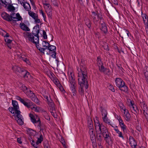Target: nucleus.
<instances>
[{"label":"nucleus","instance_id":"f257e3e1","mask_svg":"<svg viewBox=\"0 0 148 148\" xmlns=\"http://www.w3.org/2000/svg\"><path fill=\"white\" fill-rule=\"evenodd\" d=\"M78 84L80 85L79 87V92L81 96L84 95V87L86 89H87L89 85L88 83V77H78Z\"/></svg>","mask_w":148,"mask_h":148},{"label":"nucleus","instance_id":"f03ea898","mask_svg":"<svg viewBox=\"0 0 148 148\" xmlns=\"http://www.w3.org/2000/svg\"><path fill=\"white\" fill-rule=\"evenodd\" d=\"M80 71H79V68L77 67V70L78 71V77H88V72L85 61L83 59L81 60L79 64Z\"/></svg>","mask_w":148,"mask_h":148},{"label":"nucleus","instance_id":"7ed1b4c3","mask_svg":"<svg viewBox=\"0 0 148 148\" xmlns=\"http://www.w3.org/2000/svg\"><path fill=\"white\" fill-rule=\"evenodd\" d=\"M116 86L121 91L127 94L129 93V88L125 82L121 78H116L115 80Z\"/></svg>","mask_w":148,"mask_h":148},{"label":"nucleus","instance_id":"20e7f679","mask_svg":"<svg viewBox=\"0 0 148 148\" xmlns=\"http://www.w3.org/2000/svg\"><path fill=\"white\" fill-rule=\"evenodd\" d=\"M24 36L27 37V38H28L29 40L32 42L33 43L35 44L36 45V46L37 49L38 50L40 47L38 45H37V44L39 43V42L38 43H37L36 42H37V40H34V36H33L32 34L30 32H25L24 33Z\"/></svg>","mask_w":148,"mask_h":148},{"label":"nucleus","instance_id":"39448f33","mask_svg":"<svg viewBox=\"0 0 148 148\" xmlns=\"http://www.w3.org/2000/svg\"><path fill=\"white\" fill-rule=\"evenodd\" d=\"M25 94L28 97L31 98V99L37 104H39V101L38 99L36 97L35 94L30 89L26 92Z\"/></svg>","mask_w":148,"mask_h":148},{"label":"nucleus","instance_id":"423d86ee","mask_svg":"<svg viewBox=\"0 0 148 148\" xmlns=\"http://www.w3.org/2000/svg\"><path fill=\"white\" fill-rule=\"evenodd\" d=\"M33 29L35 30H33L32 33H31L33 36L36 37V38H35V40H37V43L39 42V34L40 33V28L38 24H36V25L34 27Z\"/></svg>","mask_w":148,"mask_h":148},{"label":"nucleus","instance_id":"0eeeda50","mask_svg":"<svg viewBox=\"0 0 148 148\" xmlns=\"http://www.w3.org/2000/svg\"><path fill=\"white\" fill-rule=\"evenodd\" d=\"M99 23L100 29L103 32L104 34H107L108 32L107 27L103 21H100Z\"/></svg>","mask_w":148,"mask_h":148},{"label":"nucleus","instance_id":"6e6552de","mask_svg":"<svg viewBox=\"0 0 148 148\" xmlns=\"http://www.w3.org/2000/svg\"><path fill=\"white\" fill-rule=\"evenodd\" d=\"M102 134L98 132L97 131H96V138L98 144L101 145L103 140V137L102 136Z\"/></svg>","mask_w":148,"mask_h":148},{"label":"nucleus","instance_id":"1a4fd4ad","mask_svg":"<svg viewBox=\"0 0 148 148\" xmlns=\"http://www.w3.org/2000/svg\"><path fill=\"white\" fill-rule=\"evenodd\" d=\"M1 16L2 18L4 20L9 22L12 21L11 17L10 15L5 12L2 13Z\"/></svg>","mask_w":148,"mask_h":148},{"label":"nucleus","instance_id":"9d476101","mask_svg":"<svg viewBox=\"0 0 148 148\" xmlns=\"http://www.w3.org/2000/svg\"><path fill=\"white\" fill-rule=\"evenodd\" d=\"M37 123H38L37 127L40 130V131L43 132V130L45 128V126L44 123H41L40 120H37Z\"/></svg>","mask_w":148,"mask_h":148},{"label":"nucleus","instance_id":"9b49d317","mask_svg":"<svg viewBox=\"0 0 148 148\" xmlns=\"http://www.w3.org/2000/svg\"><path fill=\"white\" fill-rule=\"evenodd\" d=\"M20 3L22 5L23 3V6L25 10L27 11H29L30 10L31 8L30 5L29 3L27 2H23L21 1H20Z\"/></svg>","mask_w":148,"mask_h":148},{"label":"nucleus","instance_id":"f8f14e48","mask_svg":"<svg viewBox=\"0 0 148 148\" xmlns=\"http://www.w3.org/2000/svg\"><path fill=\"white\" fill-rule=\"evenodd\" d=\"M96 121L95 120H94L95 123V129L96 130L97 128L98 127V130L100 131L99 132H102L101 125L99 122L98 118L97 117H96Z\"/></svg>","mask_w":148,"mask_h":148},{"label":"nucleus","instance_id":"ddd939ff","mask_svg":"<svg viewBox=\"0 0 148 148\" xmlns=\"http://www.w3.org/2000/svg\"><path fill=\"white\" fill-rule=\"evenodd\" d=\"M100 110L101 113L102 115L103 116L104 115V116L103 117V121H105V119H106L107 117V111L104 109L102 106H100Z\"/></svg>","mask_w":148,"mask_h":148},{"label":"nucleus","instance_id":"4468645a","mask_svg":"<svg viewBox=\"0 0 148 148\" xmlns=\"http://www.w3.org/2000/svg\"><path fill=\"white\" fill-rule=\"evenodd\" d=\"M87 120L88 126L90 130V129H94L93 121L92 119L90 116H88L87 118Z\"/></svg>","mask_w":148,"mask_h":148},{"label":"nucleus","instance_id":"2eb2a0df","mask_svg":"<svg viewBox=\"0 0 148 148\" xmlns=\"http://www.w3.org/2000/svg\"><path fill=\"white\" fill-rule=\"evenodd\" d=\"M129 141L130 146L132 147L133 146H137V142L132 136H130Z\"/></svg>","mask_w":148,"mask_h":148},{"label":"nucleus","instance_id":"dca6fc26","mask_svg":"<svg viewBox=\"0 0 148 148\" xmlns=\"http://www.w3.org/2000/svg\"><path fill=\"white\" fill-rule=\"evenodd\" d=\"M12 104L13 106V107L12 108L13 111H15L18 110V109L19 108V107L18 104V103L16 100H12Z\"/></svg>","mask_w":148,"mask_h":148},{"label":"nucleus","instance_id":"f3484780","mask_svg":"<svg viewBox=\"0 0 148 148\" xmlns=\"http://www.w3.org/2000/svg\"><path fill=\"white\" fill-rule=\"evenodd\" d=\"M85 24L87 26L89 29H90L92 24L91 21L88 18H86L84 20Z\"/></svg>","mask_w":148,"mask_h":148},{"label":"nucleus","instance_id":"a211bd4d","mask_svg":"<svg viewBox=\"0 0 148 148\" xmlns=\"http://www.w3.org/2000/svg\"><path fill=\"white\" fill-rule=\"evenodd\" d=\"M119 125H120L121 128L122 129L123 132L124 133H127V130L126 128V125L124 124L123 121L122 120L121 121H119Z\"/></svg>","mask_w":148,"mask_h":148},{"label":"nucleus","instance_id":"6ab92c4d","mask_svg":"<svg viewBox=\"0 0 148 148\" xmlns=\"http://www.w3.org/2000/svg\"><path fill=\"white\" fill-rule=\"evenodd\" d=\"M21 111L18 110L17 111H15L14 112V114L13 116H14V117L15 119H16L21 118L23 117L22 115L21 114Z\"/></svg>","mask_w":148,"mask_h":148},{"label":"nucleus","instance_id":"aec40b11","mask_svg":"<svg viewBox=\"0 0 148 148\" xmlns=\"http://www.w3.org/2000/svg\"><path fill=\"white\" fill-rule=\"evenodd\" d=\"M19 25L21 28L24 31H29L30 30L29 28L24 23H20Z\"/></svg>","mask_w":148,"mask_h":148},{"label":"nucleus","instance_id":"412c9836","mask_svg":"<svg viewBox=\"0 0 148 148\" xmlns=\"http://www.w3.org/2000/svg\"><path fill=\"white\" fill-rule=\"evenodd\" d=\"M25 100L27 101L26 102V103L27 104L28 106H26L27 108H29L31 107L32 106L34 107L35 108H36V106H37L36 104H34L32 102L29 100L27 99H25Z\"/></svg>","mask_w":148,"mask_h":148},{"label":"nucleus","instance_id":"4be33fe9","mask_svg":"<svg viewBox=\"0 0 148 148\" xmlns=\"http://www.w3.org/2000/svg\"><path fill=\"white\" fill-rule=\"evenodd\" d=\"M142 16L145 25L148 24V17L147 15L145 14H142Z\"/></svg>","mask_w":148,"mask_h":148},{"label":"nucleus","instance_id":"5701e85b","mask_svg":"<svg viewBox=\"0 0 148 148\" xmlns=\"http://www.w3.org/2000/svg\"><path fill=\"white\" fill-rule=\"evenodd\" d=\"M50 48H51L50 50L49 49V52L47 53V54L49 55H50L52 54V53H51V51H56V47L54 45H51L50 44Z\"/></svg>","mask_w":148,"mask_h":148},{"label":"nucleus","instance_id":"b1692460","mask_svg":"<svg viewBox=\"0 0 148 148\" xmlns=\"http://www.w3.org/2000/svg\"><path fill=\"white\" fill-rule=\"evenodd\" d=\"M29 117L32 122L34 124L37 123V120L35 119V116L33 114L30 113L29 114Z\"/></svg>","mask_w":148,"mask_h":148},{"label":"nucleus","instance_id":"393cba45","mask_svg":"<svg viewBox=\"0 0 148 148\" xmlns=\"http://www.w3.org/2000/svg\"><path fill=\"white\" fill-rule=\"evenodd\" d=\"M71 77L69 76V82L70 83H72V82H75V79L74 75L73 73H70Z\"/></svg>","mask_w":148,"mask_h":148},{"label":"nucleus","instance_id":"a878e982","mask_svg":"<svg viewBox=\"0 0 148 148\" xmlns=\"http://www.w3.org/2000/svg\"><path fill=\"white\" fill-rule=\"evenodd\" d=\"M21 86L20 87L21 90H22L23 91L26 93V92H27L28 90H29V89L27 88L24 85H23L22 83L21 84Z\"/></svg>","mask_w":148,"mask_h":148},{"label":"nucleus","instance_id":"bb28decb","mask_svg":"<svg viewBox=\"0 0 148 148\" xmlns=\"http://www.w3.org/2000/svg\"><path fill=\"white\" fill-rule=\"evenodd\" d=\"M13 68L15 69L16 71L19 73H22L24 69L17 66H15Z\"/></svg>","mask_w":148,"mask_h":148},{"label":"nucleus","instance_id":"cd10ccee","mask_svg":"<svg viewBox=\"0 0 148 148\" xmlns=\"http://www.w3.org/2000/svg\"><path fill=\"white\" fill-rule=\"evenodd\" d=\"M7 9L9 11L11 12H14L15 10V8L12 5V4H9L8 5Z\"/></svg>","mask_w":148,"mask_h":148},{"label":"nucleus","instance_id":"c85d7f7f","mask_svg":"<svg viewBox=\"0 0 148 148\" xmlns=\"http://www.w3.org/2000/svg\"><path fill=\"white\" fill-rule=\"evenodd\" d=\"M97 64L98 66H100V65H103L102 61L101 60V57L99 56L97 57Z\"/></svg>","mask_w":148,"mask_h":148},{"label":"nucleus","instance_id":"c756f323","mask_svg":"<svg viewBox=\"0 0 148 148\" xmlns=\"http://www.w3.org/2000/svg\"><path fill=\"white\" fill-rule=\"evenodd\" d=\"M17 99L19 100L20 101L23 103L25 106H28L25 100L22 99L20 96H17Z\"/></svg>","mask_w":148,"mask_h":148},{"label":"nucleus","instance_id":"7c9ffc66","mask_svg":"<svg viewBox=\"0 0 148 148\" xmlns=\"http://www.w3.org/2000/svg\"><path fill=\"white\" fill-rule=\"evenodd\" d=\"M40 134L41 133L40 132ZM43 140V138L42 135L41 134L40 135L39 137L38 138V139L36 142V144L37 145H38L40 143H41L42 142Z\"/></svg>","mask_w":148,"mask_h":148},{"label":"nucleus","instance_id":"2f4dec72","mask_svg":"<svg viewBox=\"0 0 148 148\" xmlns=\"http://www.w3.org/2000/svg\"><path fill=\"white\" fill-rule=\"evenodd\" d=\"M15 119L19 125H22L23 124V117L21 118L16 119Z\"/></svg>","mask_w":148,"mask_h":148},{"label":"nucleus","instance_id":"473e14b6","mask_svg":"<svg viewBox=\"0 0 148 148\" xmlns=\"http://www.w3.org/2000/svg\"><path fill=\"white\" fill-rule=\"evenodd\" d=\"M126 114H125V120L127 121H129L130 120L131 116L129 112H127Z\"/></svg>","mask_w":148,"mask_h":148},{"label":"nucleus","instance_id":"72a5a7b5","mask_svg":"<svg viewBox=\"0 0 148 148\" xmlns=\"http://www.w3.org/2000/svg\"><path fill=\"white\" fill-rule=\"evenodd\" d=\"M98 67L99 71L101 72L105 73L106 68L104 67L103 65H101V66H99Z\"/></svg>","mask_w":148,"mask_h":148},{"label":"nucleus","instance_id":"f704fd0d","mask_svg":"<svg viewBox=\"0 0 148 148\" xmlns=\"http://www.w3.org/2000/svg\"><path fill=\"white\" fill-rule=\"evenodd\" d=\"M16 17H14L13 19L16 18V21H21V20H22V18L21 17V16H20V14L18 13L16 14Z\"/></svg>","mask_w":148,"mask_h":148},{"label":"nucleus","instance_id":"c9c22d12","mask_svg":"<svg viewBox=\"0 0 148 148\" xmlns=\"http://www.w3.org/2000/svg\"><path fill=\"white\" fill-rule=\"evenodd\" d=\"M104 140L106 141V142L108 143H110L109 140H110V141L112 143L113 142V140L112 139L111 136L110 135L108 137H104Z\"/></svg>","mask_w":148,"mask_h":148},{"label":"nucleus","instance_id":"e433bc0d","mask_svg":"<svg viewBox=\"0 0 148 148\" xmlns=\"http://www.w3.org/2000/svg\"><path fill=\"white\" fill-rule=\"evenodd\" d=\"M22 73H25L24 75L23 76V77L25 78H28V75H29V73L27 71L25 70V69L23 70V71Z\"/></svg>","mask_w":148,"mask_h":148},{"label":"nucleus","instance_id":"4c0bfd02","mask_svg":"<svg viewBox=\"0 0 148 148\" xmlns=\"http://www.w3.org/2000/svg\"><path fill=\"white\" fill-rule=\"evenodd\" d=\"M70 88L71 89L72 92L73 93V96H75L77 92L76 90V87H70Z\"/></svg>","mask_w":148,"mask_h":148},{"label":"nucleus","instance_id":"58836bf2","mask_svg":"<svg viewBox=\"0 0 148 148\" xmlns=\"http://www.w3.org/2000/svg\"><path fill=\"white\" fill-rule=\"evenodd\" d=\"M121 29V28L120 27L122 34L124 37L126 36L127 30L125 29Z\"/></svg>","mask_w":148,"mask_h":148},{"label":"nucleus","instance_id":"ea45409f","mask_svg":"<svg viewBox=\"0 0 148 148\" xmlns=\"http://www.w3.org/2000/svg\"><path fill=\"white\" fill-rule=\"evenodd\" d=\"M50 112L51 113V114H52V113H53V111L55 112H56V111L54 107V104L53 105V106L50 105Z\"/></svg>","mask_w":148,"mask_h":148},{"label":"nucleus","instance_id":"a19ab883","mask_svg":"<svg viewBox=\"0 0 148 148\" xmlns=\"http://www.w3.org/2000/svg\"><path fill=\"white\" fill-rule=\"evenodd\" d=\"M97 11H96V12L92 11L91 12L92 14V17L93 20H95L96 19V16H97Z\"/></svg>","mask_w":148,"mask_h":148},{"label":"nucleus","instance_id":"79ce46f5","mask_svg":"<svg viewBox=\"0 0 148 148\" xmlns=\"http://www.w3.org/2000/svg\"><path fill=\"white\" fill-rule=\"evenodd\" d=\"M111 134L110 133L108 132V130L106 132H105L104 133H103L102 134V135L103 136V137L104 138L105 137H108Z\"/></svg>","mask_w":148,"mask_h":148},{"label":"nucleus","instance_id":"37998d69","mask_svg":"<svg viewBox=\"0 0 148 148\" xmlns=\"http://www.w3.org/2000/svg\"><path fill=\"white\" fill-rule=\"evenodd\" d=\"M28 14L33 19L35 18V15H36V14L35 13L29 11H28Z\"/></svg>","mask_w":148,"mask_h":148},{"label":"nucleus","instance_id":"c03bdc74","mask_svg":"<svg viewBox=\"0 0 148 148\" xmlns=\"http://www.w3.org/2000/svg\"><path fill=\"white\" fill-rule=\"evenodd\" d=\"M102 47L103 49L107 51H109L110 50L108 45L107 43H105L102 45Z\"/></svg>","mask_w":148,"mask_h":148},{"label":"nucleus","instance_id":"a18cd8bd","mask_svg":"<svg viewBox=\"0 0 148 148\" xmlns=\"http://www.w3.org/2000/svg\"><path fill=\"white\" fill-rule=\"evenodd\" d=\"M141 103V104L143 105V110H147V105L145 104V102L143 101L142 103Z\"/></svg>","mask_w":148,"mask_h":148},{"label":"nucleus","instance_id":"49530a36","mask_svg":"<svg viewBox=\"0 0 148 148\" xmlns=\"http://www.w3.org/2000/svg\"><path fill=\"white\" fill-rule=\"evenodd\" d=\"M15 13H12L10 15V17H11V21H12V22L13 23H14L16 21V20L13 19V18L15 17V16H14V15H15Z\"/></svg>","mask_w":148,"mask_h":148},{"label":"nucleus","instance_id":"de8ad7c7","mask_svg":"<svg viewBox=\"0 0 148 148\" xmlns=\"http://www.w3.org/2000/svg\"><path fill=\"white\" fill-rule=\"evenodd\" d=\"M97 12V16L98 17V18L99 19L100 21H103L104 19L102 17V15L99 13L98 12Z\"/></svg>","mask_w":148,"mask_h":148},{"label":"nucleus","instance_id":"09e8293b","mask_svg":"<svg viewBox=\"0 0 148 148\" xmlns=\"http://www.w3.org/2000/svg\"><path fill=\"white\" fill-rule=\"evenodd\" d=\"M47 99V101L48 102L49 104H50L51 105H53L54 104V103L53 102V100L50 97L49 99L48 98Z\"/></svg>","mask_w":148,"mask_h":148},{"label":"nucleus","instance_id":"8fccbe9b","mask_svg":"<svg viewBox=\"0 0 148 148\" xmlns=\"http://www.w3.org/2000/svg\"><path fill=\"white\" fill-rule=\"evenodd\" d=\"M1 29H2L3 31H4L5 33H6V34L4 36L3 34V33H1V35H2V36H3L4 37V38H7V37H9L10 36L8 33H6L5 31L3 30L1 28Z\"/></svg>","mask_w":148,"mask_h":148},{"label":"nucleus","instance_id":"3c124183","mask_svg":"<svg viewBox=\"0 0 148 148\" xmlns=\"http://www.w3.org/2000/svg\"><path fill=\"white\" fill-rule=\"evenodd\" d=\"M42 36L44 39H46L47 38V35L46 34V32L44 30H43L42 31Z\"/></svg>","mask_w":148,"mask_h":148},{"label":"nucleus","instance_id":"603ef678","mask_svg":"<svg viewBox=\"0 0 148 148\" xmlns=\"http://www.w3.org/2000/svg\"><path fill=\"white\" fill-rule=\"evenodd\" d=\"M4 2H3V4H1V5H2L5 7H6L7 5H8L9 4V3L8 2H6V0H4Z\"/></svg>","mask_w":148,"mask_h":148},{"label":"nucleus","instance_id":"864d4df0","mask_svg":"<svg viewBox=\"0 0 148 148\" xmlns=\"http://www.w3.org/2000/svg\"><path fill=\"white\" fill-rule=\"evenodd\" d=\"M31 3L33 7V8L34 10H36V6L33 0H30Z\"/></svg>","mask_w":148,"mask_h":148},{"label":"nucleus","instance_id":"5fc2aeb1","mask_svg":"<svg viewBox=\"0 0 148 148\" xmlns=\"http://www.w3.org/2000/svg\"><path fill=\"white\" fill-rule=\"evenodd\" d=\"M90 140L91 141L96 140V136H95V134H93V135H90Z\"/></svg>","mask_w":148,"mask_h":148},{"label":"nucleus","instance_id":"6e6d98bb","mask_svg":"<svg viewBox=\"0 0 148 148\" xmlns=\"http://www.w3.org/2000/svg\"><path fill=\"white\" fill-rule=\"evenodd\" d=\"M52 53L51 55V56L53 58H56V51H52V52H51Z\"/></svg>","mask_w":148,"mask_h":148},{"label":"nucleus","instance_id":"4d7b16f0","mask_svg":"<svg viewBox=\"0 0 148 148\" xmlns=\"http://www.w3.org/2000/svg\"><path fill=\"white\" fill-rule=\"evenodd\" d=\"M46 49L45 48H42L41 47H39L38 49V50L42 53L43 54L45 53V51L46 50Z\"/></svg>","mask_w":148,"mask_h":148},{"label":"nucleus","instance_id":"13d9d810","mask_svg":"<svg viewBox=\"0 0 148 148\" xmlns=\"http://www.w3.org/2000/svg\"><path fill=\"white\" fill-rule=\"evenodd\" d=\"M6 43H11L12 40L7 38H5L4 39Z\"/></svg>","mask_w":148,"mask_h":148},{"label":"nucleus","instance_id":"bf43d9fd","mask_svg":"<svg viewBox=\"0 0 148 148\" xmlns=\"http://www.w3.org/2000/svg\"><path fill=\"white\" fill-rule=\"evenodd\" d=\"M44 148H50V147L49 144L47 142L46 143H44L43 144Z\"/></svg>","mask_w":148,"mask_h":148},{"label":"nucleus","instance_id":"052dcab7","mask_svg":"<svg viewBox=\"0 0 148 148\" xmlns=\"http://www.w3.org/2000/svg\"><path fill=\"white\" fill-rule=\"evenodd\" d=\"M58 86H59V88L60 90V91H62V92H63V91H65V90H64V89L63 88L62 86L60 83L59 84Z\"/></svg>","mask_w":148,"mask_h":148},{"label":"nucleus","instance_id":"680f3d73","mask_svg":"<svg viewBox=\"0 0 148 148\" xmlns=\"http://www.w3.org/2000/svg\"><path fill=\"white\" fill-rule=\"evenodd\" d=\"M136 129L139 132H140L141 130V126L140 125L138 124L136 126Z\"/></svg>","mask_w":148,"mask_h":148},{"label":"nucleus","instance_id":"e2e57ef3","mask_svg":"<svg viewBox=\"0 0 148 148\" xmlns=\"http://www.w3.org/2000/svg\"><path fill=\"white\" fill-rule=\"evenodd\" d=\"M134 107L135 108L134 109H133V110L136 113H138L139 112V109L138 108V107L136 106L135 105H134Z\"/></svg>","mask_w":148,"mask_h":148},{"label":"nucleus","instance_id":"0e129e2a","mask_svg":"<svg viewBox=\"0 0 148 148\" xmlns=\"http://www.w3.org/2000/svg\"><path fill=\"white\" fill-rule=\"evenodd\" d=\"M92 141V146L93 147H97L96 140H95Z\"/></svg>","mask_w":148,"mask_h":148},{"label":"nucleus","instance_id":"69168bd1","mask_svg":"<svg viewBox=\"0 0 148 148\" xmlns=\"http://www.w3.org/2000/svg\"><path fill=\"white\" fill-rule=\"evenodd\" d=\"M12 108H13V107H10L8 108V110L12 114H14V112H12V111H13V109H12Z\"/></svg>","mask_w":148,"mask_h":148},{"label":"nucleus","instance_id":"338daca9","mask_svg":"<svg viewBox=\"0 0 148 148\" xmlns=\"http://www.w3.org/2000/svg\"><path fill=\"white\" fill-rule=\"evenodd\" d=\"M134 102L133 101H131L130 102V105L131 106L132 108H133V109H134L135 108L134 107Z\"/></svg>","mask_w":148,"mask_h":148},{"label":"nucleus","instance_id":"774afa93","mask_svg":"<svg viewBox=\"0 0 148 148\" xmlns=\"http://www.w3.org/2000/svg\"><path fill=\"white\" fill-rule=\"evenodd\" d=\"M53 4L55 6H56V7L58 6V4L57 3V0H54V1H53Z\"/></svg>","mask_w":148,"mask_h":148}]
</instances>
